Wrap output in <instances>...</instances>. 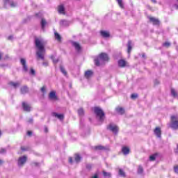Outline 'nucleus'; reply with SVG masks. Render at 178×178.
<instances>
[{
    "label": "nucleus",
    "instance_id": "obj_1",
    "mask_svg": "<svg viewBox=\"0 0 178 178\" xmlns=\"http://www.w3.org/2000/svg\"><path fill=\"white\" fill-rule=\"evenodd\" d=\"M35 44L36 47L38 48V51H36V55L39 59L44 60L45 59V40L42 38H35Z\"/></svg>",
    "mask_w": 178,
    "mask_h": 178
},
{
    "label": "nucleus",
    "instance_id": "obj_2",
    "mask_svg": "<svg viewBox=\"0 0 178 178\" xmlns=\"http://www.w3.org/2000/svg\"><path fill=\"white\" fill-rule=\"evenodd\" d=\"M107 60H109L108 54L106 53H102L98 57L95 58V65H96V66H101V65H104V63L107 62Z\"/></svg>",
    "mask_w": 178,
    "mask_h": 178
},
{
    "label": "nucleus",
    "instance_id": "obj_3",
    "mask_svg": "<svg viewBox=\"0 0 178 178\" xmlns=\"http://www.w3.org/2000/svg\"><path fill=\"white\" fill-rule=\"evenodd\" d=\"M94 111L97 118H99V122H104V120L105 119V113L102 109L99 107H95Z\"/></svg>",
    "mask_w": 178,
    "mask_h": 178
},
{
    "label": "nucleus",
    "instance_id": "obj_4",
    "mask_svg": "<svg viewBox=\"0 0 178 178\" xmlns=\"http://www.w3.org/2000/svg\"><path fill=\"white\" fill-rule=\"evenodd\" d=\"M170 127L175 129H178V115H173L171 116Z\"/></svg>",
    "mask_w": 178,
    "mask_h": 178
},
{
    "label": "nucleus",
    "instance_id": "obj_5",
    "mask_svg": "<svg viewBox=\"0 0 178 178\" xmlns=\"http://www.w3.org/2000/svg\"><path fill=\"white\" fill-rule=\"evenodd\" d=\"M26 162H27V156H22L21 157H19L18 159V161H17V165L19 167V168H22V166H23V165H24V163H26Z\"/></svg>",
    "mask_w": 178,
    "mask_h": 178
},
{
    "label": "nucleus",
    "instance_id": "obj_6",
    "mask_svg": "<svg viewBox=\"0 0 178 178\" xmlns=\"http://www.w3.org/2000/svg\"><path fill=\"white\" fill-rule=\"evenodd\" d=\"M107 129H108V130H111V131H112V133H113L114 134H118V131H119V127L113 124H110Z\"/></svg>",
    "mask_w": 178,
    "mask_h": 178
},
{
    "label": "nucleus",
    "instance_id": "obj_7",
    "mask_svg": "<svg viewBox=\"0 0 178 178\" xmlns=\"http://www.w3.org/2000/svg\"><path fill=\"white\" fill-rule=\"evenodd\" d=\"M49 98L51 99V101H56L58 99V97H56V92H50V93L49 94Z\"/></svg>",
    "mask_w": 178,
    "mask_h": 178
},
{
    "label": "nucleus",
    "instance_id": "obj_8",
    "mask_svg": "<svg viewBox=\"0 0 178 178\" xmlns=\"http://www.w3.org/2000/svg\"><path fill=\"white\" fill-rule=\"evenodd\" d=\"M4 5L6 6L7 5H10L11 8H15L16 6V3L13 2V0H4Z\"/></svg>",
    "mask_w": 178,
    "mask_h": 178
},
{
    "label": "nucleus",
    "instance_id": "obj_9",
    "mask_svg": "<svg viewBox=\"0 0 178 178\" xmlns=\"http://www.w3.org/2000/svg\"><path fill=\"white\" fill-rule=\"evenodd\" d=\"M22 108L25 112H30V111H31V106L26 102L22 103Z\"/></svg>",
    "mask_w": 178,
    "mask_h": 178
},
{
    "label": "nucleus",
    "instance_id": "obj_10",
    "mask_svg": "<svg viewBox=\"0 0 178 178\" xmlns=\"http://www.w3.org/2000/svg\"><path fill=\"white\" fill-rule=\"evenodd\" d=\"M20 62H21V65H22L23 66L24 72H27L29 69L27 68V64L26 63V60L24 58H21Z\"/></svg>",
    "mask_w": 178,
    "mask_h": 178
},
{
    "label": "nucleus",
    "instance_id": "obj_11",
    "mask_svg": "<svg viewBox=\"0 0 178 178\" xmlns=\"http://www.w3.org/2000/svg\"><path fill=\"white\" fill-rule=\"evenodd\" d=\"M127 65V62H126V60L121 59L118 61V66H120V67H125Z\"/></svg>",
    "mask_w": 178,
    "mask_h": 178
},
{
    "label": "nucleus",
    "instance_id": "obj_12",
    "mask_svg": "<svg viewBox=\"0 0 178 178\" xmlns=\"http://www.w3.org/2000/svg\"><path fill=\"white\" fill-rule=\"evenodd\" d=\"M58 13H60V15H65V6H63V4H60L58 6Z\"/></svg>",
    "mask_w": 178,
    "mask_h": 178
},
{
    "label": "nucleus",
    "instance_id": "obj_13",
    "mask_svg": "<svg viewBox=\"0 0 178 178\" xmlns=\"http://www.w3.org/2000/svg\"><path fill=\"white\" fill-rule=\"evenodd\" d=\"M154 134L155 136H156V137H158L159 138H161V128L156 127V129H154Z\"/></svg>",
    "mask_w": 178,
    "mask_h": 178
},
{
    "label": "nucleus",
    "instance_id": "obj_14",
    "mask_svg": "<svg viewBox=\"0 0 178 178\" xmlns=\"http://www.w3.org/2000/svg\"><path fill=\"white\" fill-rule=\"evenodd\" d=\"M149 20L156 26H158V24H159V20H158V19H156L154 17H149Z\"/></svg>",
    "mask_w": 178,
    "mask_h": 178
},
{
    "label": "nucleus",
    "instance_id": "obj_15",
    "mask_svg": "<svg viewBox=\"0 0 178 178\" xmlns=\"http://www.w3.org/2000/svg\"><path fill=\"white\" fill-rule=\"evenodd\" d=\"M52 116H54L55 118H57L58 119H59L60 120H63L65 116L63 115V114H58L56 113H52Z\"/></svg>",
    "mask_w": 178,
    "mask_h": 178
},
{
    "label": "nucleus",
    "instance_id": "obj_16",
    "mask_svg": "<svg viewBox=\"0 0 178 178\" xmlns=\"http://www.w3.org/2000/svg\"><path fill=\"white\" fill-rule=\"evenodd\" d=\"M101 35H102L104 38H108L109 37L110 34L108 31H100Z\"/></svg>",
    "mask_w": 178,
    "mask_h": 178
},
{
    "label": "nucleus",
    "instance_id": "obj_17",
    "mask_svg": "<svg viewBox=\"0 0 178 178\" xmlns=\"http://www.w3.org/2000/svg\"><path fill=\"white\" fill-rule=\"evenodd\" d=\"M115 111L118 113H119V115H123L124 113V108L122 107L116 108Z\"/></svg>",
    "mask_w": 178,
    "mask_h": 178
},
{
    "label": "nucleus",
    "instance_id": "obj_18",
    "mask_svg": "<svg viewBox=\"0 0 178 178\" xmlns=\"http://www.w3.org/2000/svg\"><path fill=\"white\" fill-rule=\"evenodd\" d=\"M122 152L124 155H128V154L130 152V149H129L127 147H122Z\"/></svg>",
    "mask_w": 178,
    "mask_h": 178
},
{
    "label": "nucleus",
    "instance_id": "obj_19",
    "mask_svg": "<svg viewBox=\"0 0 178 178\" xmlns=\"http://www.w3.org/2000/svg\"><path fill=\"white\" fill-rule=\"evenodd\" d=\"M127 52L129 55H130V53L131 52L132 47H131V40H129L127 43Z\"/></svg>",
    "mask_w": 178,
    "mask_h": 178
},
{
    "label": "nucleus",
    "instance_id": "obj_20",
    "mask_svg": "<svg viewBox=\"0 0 178 178\" xmlns=\"http://www.w3.org/2000/svg\"><path fill=\"white\" fill-rule=\"evenodd\" d=\"M60 24V26L66 27V26H69V24H70V22H69V21L67 20H61Z\"/></svg>",
    "mask_w": 178,
    "mask_h": 178
},
{
    "label": "nucleus",
    "instance_id": "obj_21",
    "mask_svg": "<svg viewBox=\"0 0 178 178\" xmlns=\"http://www.w3.org/2000/svg\"><path fill=\"white\" fill-rule=\"evenodd\" d=\"M92 76V71L91 70H88L85 72V77L86 79H90Z\"/></svg>",
    "mask_w": 178,
    "mask_h": 178
},
{
    "label": "nucleus",
    "instance_id": "obj_22",
    "mask_svg": "<svg viewBox=\"0 0 178 178\" xmlns=\"http://www.w3.org/2000/svg\"><path fill=\"white\" fill-rule=\"evenodd\" d=\"M72 45H73V47H74V48L76 51H80L81 47H80V44L78 42H73Z\"/></svg>",
    "mask_w": 178,
    "mask_h": 178
},
{
    "label": "nucleus",
    "instance_id": "obj_23",
    "mask_svg": "<svg viewBox=\"0 0 178 178\" xmlns=\"http://www.w3.org/2000/svg\"><path fill=\"white\" fill-rule=\"evenodd\" d=\"M29 92V88H27V86H24L22 88H21V92L22 94H26Z\"/></svg>",
    "mask_w": 178,
    "mask_h": 178
},
{
    "label": "nucleus",
    "instance_id": "obj_24",
    "mask_svg": "<svg viewBox=\"0 0 178 178\" xmlns=\"http://www.w3.org/2000/svg\"><path fill=\"white\" fill-rule=\"evenodd\" d=\"M54 37L57 41H60L62 40V38L60 37V35L57 32L54 33Z\"/></svg>",
    "mask_w": 178,
    "mask_h": 178
},
{
    "label": "nucleus",
    "instance_id": "obj_25",
    "mask_svg": "<svg viewBox=\"0 0 178 178\" xmlns=\"http://www.w3.org/2000/svg\"><path fill=\"white\" fill-rule=\"evenodd\" d=\"M10 86H12L14 87V88H17V87H19L20 86V83L18 82H10Z\"/></svg>",
    "mask_w": 178,
    "mask_h": 178
},
{
    "label": "nucleus",
    "instance_id": "obj_26",
    "mask_svg": "<svg viewBox=\"0 0 178 178\" xmlns=\"http://www.w3.org/2000/svg\"><path fill=\"white\" fill-rule=\"evenodd\" d=\"M171 95L174 97V98H177L178 97L177 92L173 88L171 89Z\"/></svg>",
    "mask_w": 178,
    "mask_h": 178
},
{
    "label": "nucleus",
    "instance_id": "obj_27",
    "mask_svg": "<svg viewBox=\"0 0 178 178\" xmlns=\"http://www.w3.org/2000/svg\"><path fill=\"white\" fill-rule=\"evenodd\" d=\"M46 24H47V21H45L44 19H42V20H41V26H42V30H44L45 29Z\"/></svg>",
    "mask_w": 178,
    "mask_h": 178
},
{
    "label": "nucleus",
    "instance_id": "obj_28",
    "mask_svg": "<svg viewBox=\"0 0 178 178\" xmlns=\"http://www.w3.org/2000/svg\"><path fill=\"white\" fill-rule=\"evenodd\" d=\"M60 70L63 74H64V76H67V72H66V70H65V67H63V66H60Z\"/></svg>",
    "mask_w": 178,
    "mask_h": 178
},
{
    "label": "nucleus",
    "instance_id": "obj_29",
    "mask_svg": "<svg viewBox=\"0 0 178 178\" xmlns=\"http://www.w3.org/2000/svg\"><path fill=\"white\" fill-rule=\"evenodd\" d=\"M158 156V154H152L149 156V161H155V159H156V157Z\"/></svg>",
    "mask_w": 178,
    "mask_h": 178
},
{
    "label": "nucleus",
    "instance_id": "obj_30",
    "mask_svg": "<svg viewBox=\"0 0 178 178\" xmlns=\"http://www.w3.org/2000/svg\"><path fill=\"white\" fill-rule=\"evenodd\" d=\"M80 161H81V156H80L79 154H76L75 155V162H76V163H79V162H80Z\"/></svg>",
    "mask_w": 178,
    "mask_h": 178
},
{
    "label": "nucleus",
    "instance_id": "obj_31",
    "mask_svg": "<svg viewBox=\"0 0 178 178\" xmlns=\"http://www.w3.org/2000/svg\"><path fill=\"white\" fill-rule=\"evenodd\" d=\"M78 114L79 116H84V110L83 108H79L78 110Z\"/></svg>",
    "mask_w": 178,
    "mask_h": 178
},
{
    "label": "nucleus",
    "instance_id": "obj_32",
    "mask_svg": "<svg viewBox=\"0 0 178 178\" xmlns=\"http://www.w3.org/2000/svg\"><path fill=\"white\" fill-rule=\"evenodd\" d=\"M118 3L119 5V6L123 9L124 8V6H123V1L122 0H117Z\"/></svg>",
    "mask_w": 178,
    "mask_h": 178
},
{
    "label": "nucleus",
    "instance_id": "obj_33",
    "mask_svg": "<svg viewBox=\"0 0 178 178\" xmlns=\"http://www.w3.org/2000/svg\"><path fill=\"white\" fill-rule=\"evenodd\" d=\"M119 175H120V176H122V177H126V174L124 173V171H123V170H122V169L119 170Z\"/></svg>",
    "mask_w": 178,
    "mask_h": 178
},
{
    "label": "nucleus",
    "instance_id": "obj_34",
    "mask_svg": "<svg viewBox=\"0 0 178 178\" xmlns=\"http://www.w3.org/2000/svg\"><path fill=\"white\" fill-rule=\"evenodd\" d=\"M163 47H165L166 48H169V47H170V42H165V43L163 44Z\"/></svg>",
    "mask_w": 178,
    "mask_h": 178
},
{
    "label": "nucleus",
    "instance_id": "obj_35",
    "mask_svg": "<svg viewBox=\"0 0 178 178\" xmlns=\"http://www.w3.org/2000/svg\"><path fill=\"white\" fill-rule=\"evenodd\" d=\"M103 175H104V177H111V173H109V172H106L104 171Z\"/></svg>",
    "mask_w": 178,
    "mask_h": 178
},
{
    "label": "nucleus",
    "instance_id": "obj_36",
    "mask_svg": "<svg viewBox=\"0 0 178 178\" xmlns=\"http://www.w3.org/2000/svg\"><path fill=\"white\" fill-rule=\"evenodd\" d=\"M143 167L139 166L138 168V173L141 175V173H143Z\"/></svg>",
    "mask_w": 178,
    "mask_h": 178
},
{
    "label": "nucleus",
    "instance_id": "obj_37",
    "mask_svg": "<svg viewBox=\"0 0 178 178\" xmlns=\"http://www.w3.org/2000/svg\"><path fill=\"white\" fill-rule=\"evenodd\" d=\"M137 97H138V95H137V94H136V93L132 94V95H131V98L132 99H136V98H137Z\"/></svg>",
    "mask_w": 178,
    "mask_h": 178
},
{
    "label": "nucleus",
    "instance_id": "obj_38",
    "mask_svg": "<svg viewBox=\"0 0 178 178\" xmlns=\"http://www.w3.org/2000/svg\"><path fill=\"white\" fill-rule=\"evenodd\" d=\"M95 149L101 150V149H104V147H102V145H99V146L95 147Z\"/></svg>",
    "mask_w": 178,
    "mask_h": 178
},
{
    "label": "nucleus",
    "instance_id": "obj_39",
    "mask_svg": "<svg viewBox=\"0 0 178 178\" xmlns=\"http://www.w3.org/2000/svg\"><path fill=\"white\" fill-rule=\"evenodd\" d=\"M174 172L178 175V165L174 166Z\"/></svg>",
    "mask_w": 178,
    "mask_h": 178
},
{
    "label": "nucleus",
    "instance_id": "obj_40",
    "mask_svg": "<svg viewBox=\"0 0 178 178\" xmlns=\"http://www.w3.org/2000/svg\"><path fill=\"white\" fill-rule=\"evenodd\" d=\"M6 149H0V154H6Z\"/></svg>",
    "mask_w": 178,
    "mask_h": 178
},
{
    "label": "nucleus",
    "instance_id": "obj_41",
    "mask_svg": "<svg viewBox=\"0 0 178 178\" xmlns=\"http://www.w3.org/2000/svg\"><path fill=\"white\" fill-rule=\"evenodd\" d=\"M55 57H54V56H51V59L54 62V63H58V60L54 58Z\"/></svg>",
    "mask_w": 178,
    "mask_h": 178
},
{
    "label": "nucleus",
    "instance_id": "obj_42",
    "mask_svg": "<svg viewBox=\"0 0 178 178\" xmlns=\"http://www.w3.org/2000/svg\"><path fill=\"white\" fill-rule=\"evenodd\" d=\"M42 65L44 66V67H47L48 66V62L47 61L43 62Z\"/></svg>",
    "mask_w": 178,
    "mask_h": 178
},
{
    "label": "nucleus",
    "instance_id": "obj_43",
    "mask_svg": "<svg viewBox=\"0 0 178 178\" xmlns=\"http://www.w3.org/2000/svg\"><path fill=\"white\" fill-rule=\"evenodd\" d=\"M30 73H31V74H35V71L34 70V69L31 68Z\"/></svg>",
    "mask_w": 178,
    "mask_h": 178
},
{
    "label": "nucleus",
    "instance_id": "obj_44",
    "mask_svg": "<svg viewBox=\"0 0 178 178\" xmlns=\"http://www.w3.org/2000/svg\"><path fill=\"white\" fill-rule=\"evenodd\" d=\"M86 168H87V169H91V168H92L91 164H88V165H86Z\"/></svg>",
    "mask_w": 178,
    "mask_h": 178
},
{
    "label": "nucleus",
    "instance_id": "obj_45",
    "mask_svg": "<svg viewBox=\"0 0 178 178\" xmlns=\"http://www.w3.org/2000/svg\"><path fill=\"white\" fill-rule=\"evenodd\" d=\"M31 134H33V132H31V131H27V136H31Z\"/></svg>",
    "mask_w": 178,
    "mask_h": 178
},
{
    "label": "nucleus",
    "instance_id": "obj_46",
    "mask_svg": "<svg viewBox=\"0 0 178 178\" xmlns=\"http://www.w3.org/2000/svg\"><path fill=\"white\" fill-rule=\"evenodd\" d=\"M69 162L70 163H73V159H72V157L69 158Z\"/></svg>",
    "mask_w": 178,
    "mask_h": 178
},
{
    "label": "nucleus",
    "instance_id": "obj_47",
    "mask_svg": "<svg viewBox=\"0 0 178 178\" xmlns=\"http://www.w3.org/2000/svg\"><path fill=\"white\" fill-rule=\"evenodd\" d=\"M41 91L42 92H45V88L44 87L41 88Z\"/></svg>",
    "mask_w": 178,
    "mask_h": 178
},
{
    "label": "nucleus",
    "instance_id": "obj_48",
    "mask_svg": "<svg viewBox=\"0 0 178 178\" xmlns=\"http://www.w3.org/2000/svg\"><path fill=\"white\" fill-rule=\"evenodd\" d=\"M91 178H98V175L95 174L94 176H92Z\"/></svg>",
    "mask_w": 178,
    "mask_h": 178
},
{
    "label": "nucleus",
    "instance_id": "obj_49",
    "mask_svg": "<svg viewBox=\"0 0 178 178\" xmlns=\"http://www.w3.org/2000/svg\"><path fill=\"white\" fill-rule=\"evenodd\" d=\"M13 38V36H12V35H10V36L8 38V40H12Z\"/></svg>",
    "mask_w": 178,
    "mask_h": 178
},
{
    "label": "nucleus",
    "instance_id": "obj_50",
    "mask_svg": "<svg viewBox=\"0 0 178 178\" xmlns=\"http://www.w3.org/2000/svg\"><path fill=\"white\" fill-rule=\"evenodd\" d=\"M174 6L175 7V9H177L178 10V5L177 4H175Z\"/></svg>",
    "mask_w": 178,
    "mask_h": 178
},
{
    "label": "nucleus",
    "instance_id": "obj_51",
    "mask_svg": "<svg viewBox=\"0 0 178 178\" xmlns=\"http://www.w3.org/2000/svg\"><path fill=\"white\" fill-rule=\"evenodd\" d=\"M21 149H22V151H26V148H24V147H22Z\"/></svg>",
    "mask_w": 178,
    "mask_h": 178
},
{
    "label": "nucleus",
    "instance_id": "obj_52",
    "mask_svg": "<svg viewBox=\"0 0 178 178\" xmlns=\"http://www.w3.org/2000/svg\"><path fill=\"white\" fill-rule=\"evenodd\" d=\"M175 152H176L177 154H178V144H177V149L175 150Z\"/></svg>",
    "mask_w": 178,
    "mask_h": 178
},
{
    "label": "nucleus",
    "instance_id": "obj_53",
    "mask_svg": "<svg viewBox=\"0 0 178 178\" xmlns=\"http://www.w3.org/2000/svg\"><path fill=\"white\" fill-rule=\"evenodd\" d=\"M153 3H156V0H151Z\"/></svg>",
    "mask_w": 178,
    "mask_h": 178
},
{
    "label": "nucleus",
    "instance_id": "obj_54",
    "mask_svg": "<svg viewBox=\"0 0 178 178\" xmlns=\"http://www.w3.org/2000/svg\"><path fill=\"white\" fill-rule=\"evenodd\" d=\"M29 123H33V119H30Z\"/></svg>",
    "mask_w": 178,
    "mask_h": 178
},
{
    "label": "nucleus",
    "instance_id": "obj_55",
    "mask_svg": "<svg viewBox=\"0 0 178 178\" xmlns=\"http://www.w3.org/2000/svg\"><path fill=\"white\" fill-rule=\"evenodd\" d=\"M2 59V53H0V60Z\"/></svg>",
    "mask_w": 178,
    "mask_h": 178
},
{
    "label": "nucleus",
    "instance_id": "obj_56",
    "mask_svg": "<svg viewBox=\"0 0 178 178\" xmlns=\"http://www.w3.org/2000/svg\"><path fill=\"white\" fill-rule=\"evenodd\" d=\"M44 131H45V133H47L48 132V129L45 128Z\"/></svg>",
    "mask_w": 178,
    "mask_h": 178
},
{
    "label": "nucleus",
    "instance_id": "obj_57",
    "mask_svg": "<svg viewBox=\"0 0 178 178\" xmlns=\"http://www.w3.org/2000/svg\"><path fill=\"white\" fill-rule=\"evenodd\" d=\"M34 165H35V166H38V163H34Z\"/></svg>",
    "mask_w": 178,
    "mask_h": 178
},
{
    "label": "nucleus",
    "instance_id": "obj_58",
    "mask_svg": "<svg viewBox=\"0 0 178 178\" xmlns=\"http://www.w3.org/2000/svg\"><path fill=\"white\" fill-rule=\"evenodd\" d=\"M142 56H143V58H145V54H143L142 55Z\"/></svg>",
    "mask_w": 178,
    "mask_h": 178
},
{
    "label": "nucleus",
    "instance_id": "obj_59",
    "mask_svg": "<svg viewBox=\"0 0 178 178\" xmlns=\"http://www.w3.org/2000/svg\"><path fill=\"white\" fill-rule=\"evenodd\" d=\"M2 162H3L2 160H0V163H2Z\"/></svg>",
    "mask_w": 178,
    "mask_h": 178
},
{
    "label": "nucleus",
    "instance_id": "obj_60",
    "mask_svg": "<svg viewBox=\"0 0 178 178\" xmlns=\"http://www.w3.org/2000/svg\"><path fill=\"white\" fill-rule=\"evenodd\" d=\"M1 131H0V136H1Z\"/></svg>",
    "mask_w": 178,
    "mask_h": 178
},
{
    "label": "nucleus",
    "instance_id": "obj_61",
    "mask_svg": "<svg viewBox=\"0 0 178 178\" xmlns=\"http://www.w3.org/2000/svg\"><path fill=\"white\" fill-rule=\"evenodd\" d=\"M178 1V0H177Z\"/></svg>",
    "mask_w": 178,
    "mask_h": 178
}]
</instances>
